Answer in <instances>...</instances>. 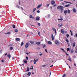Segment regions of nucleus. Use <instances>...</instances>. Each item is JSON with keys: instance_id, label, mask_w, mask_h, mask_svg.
<instances>
[{"instance_id": "9", "label": "nucleus", "mask_w": 77, "mask_h": 77, "mask_svg": "<svg viewBox=\"0 0 77 77\" xmlns=\"http://www.w3.org/2000/svg\"><path fill=\"white\" fill-rule=\"evenodd\" d=\"M23 62L24 63H27V60H26L25 59H24L23 60Z\"/></svg>"}, {"instance_id": "47", "label": "nucleus", "mask_w": 77, "mask_h": 77, "mask_svg": "<svg viewBox=\"0 0 77 77\" xmlns=\"http://www.w3.org/2000/svg\"><path fill=\"white\" fill-rule=\"evenodd\" d=\"M50 6V4H47V6H48H48Z\"/></svg>"}, {"instance_id": "1", "label": "nucleus", "mask_w": 77, "mask_h": 77, "mask_svg": "<svg viewBox=\"0 0 77 77\" xmlns=\"http://www.w3.org/2000/svg\"><path fill=\"white\" fill-rule=\"evenodd\" d=\"M57 9H60V10L63 9V7L60 5V6H58V7L57 8Z\"/></svg>"}, {"instance_id": "32", "label": "nucleus", "mask_w": 77, "mask_h": 77, "mask_svg": "<svg viewBox=\"0 0 77 77\" xmlns=\"http://www.w3.org/2000/svg\"><path fill=\"white\" fill-rule=\"evenodd\" d=\"M10 50H13V48L12 47H11L10 48Z\"/></svg>"}, {"instance_id": "42", "label": "nucleus", "mask_w": 77, "mask_h": 77, "mask_svg": "<svg viewBox=\"0 0 77 77\" xmlns=\"http://www.w3.org/2000/svg\"><path fill=\"white\" fill-rule=\"evenodd\" d=\"M37 13H39L40 12V11L39 10H38L37 11Z\"/></svg>"}, {"instance_id": "18", "label": "nucleus", "mask_w": 77, "mask_h": 77, "mask_svg": "<svg viewBox=\"0 0 77 77\" xmlns=\"http://www.w3.org/2000/svg\"><path fill=\"white\" fill-rule=\"evenodd\" d=\"M29 17L30 18H32V19H34V17H32V15H30L29 16Z\"/></svg>"}, {"instance_id": "2", "label": "nucleus", "mask_w": 77, "mask_h": 77, "mask_svg": "<svg viewBox=\"0 0 77 77\" xmlns=\"http://www.w3.org/2000/svg\"><path fill=\"white\" fill-rule=\"evenodd\" d=\"M52 30L54 32H55V34L57 35V32H56V29H55V28H52Z\"/></svg>"}, {"instance_id": "19", "label": "nucleus", "mask_w": 77, "mask_h": 77, "mask_svg": "<svg viewBox=\"0 0 77 77\" xmlns=\"http://www.w3.org/2000/svg\"><path fill=\"white\" fill-rule=\"evenodd\" d=\"M36 8H34L32 10V12H35V11H36Z\"/></svg>"}, {"instance_id": "49", "label": "nucleus", "mask_w": 77, "mask_h": 77, "mask_svg": "<svg viewBox=\"0 0 77 77\" xmlns=\"http://www.w3.org/2000/svg\"><path fill=\"white\" fill-rule=\"evenodd\" d=\"M68 60L69 61H71V58H69L68 59Z\"/></svg>"}, {"instance_id": "54", "label": "nucleus", "mask_w": 77, "mask_h": 77, "mask_svg": "<svg viewBox=\"0 0 77 77\" xmlns=\"http://www.w3.org/2000/svg\"><path fill=\"white\" fill-rule=\"evenodd\" d=\"M19 5H20V2L19 1Z\"/></svg>"}, {"instance_id": "40", "label": "nucleus", "mask_w": 77, "mask_h": 77, "mask_svg": "<svg viewBox=\"0 0 77 77\" xmlns=\"http://www.w3.org/2000/svg\"><path fill=\"white\" fill-rule=\"evenodd\" d=\"M12 26H13V28H15V26L14 25H13Z\"/></svg>"}, {"instance_id": "50", "label": "nucleus", "mask_w": 77, "mask_h": 77, "mask_svg": "<svg viewBox=\"0 0 77 77\" xmlns=\"http://www.w3.org/2000/svg\"><path fill=\"white\" fill-rule=\"evenodd\" d=\"M43 54H39V56H42V55H43Z\"/></svg>"}, {"instance_id": "29", "label": "nucleus", "mask_w": 77, "mask_h": 77, "mask_svg": "<svg viewBox=\"0 0 77 77\" xmlns=\"http://www.w3.org/2000/svg\"><path fill=\"white\" fill-rule=\"evenodd\" d=\"M70 6V5L69 4H68V5H65V7H68Z\"/></svg>"}, {"instance_id": "17", "label": "nucleus", "mask_w": 77, "mask_h": 77, "mask_svg": "<svg viewBox=\"0 0 77 77\" xmlns=\"http://www.w3.org/2000/svg\"><path fill=\"white\" fill-rule=\"evenodd\" d=\"M51 37L52 38V40L53 41V40H54V36H53V35H51Z\"/></svg>"}, {"instance_id": "8", "label": "nucleus", "mask_w": 77, "mask_h": 77, "mask_svg": "<svg viewBox=\"0 0 77 77\" xmlns=\"http://www.w3.org/2000/svg\"><path fill=\"white\" fill-rule=\"evenodd\" d=\"M29 43H26L25 45V48H27L28 47H29Z\"/></svg>"}, {"instance_id": "45", "label": "nucleus", "mask_w": 77, "mask_h": 77, "mask_svg": "<svg viewBox=\"0 0 77 77\" xmlns=\"http://www.w3.org/2000/svg\"><path fill=\"white\" fill-rule=\"evenodd\" d=\"M26 60H28L29 59V58H28V57H26Z\"/></svg>"}, {"instance_id": "60", "label": "nucleus", "mask_w": 77, "mask_h": 77, "mask_svg": "<svg viewBox=\"0 0 77 77\" xmlns=\"http://www.w3.org/2000/svg\"><path fill=\"white\" fill-rule=\"evenodd\" d=\"M8 54L7 53H6L5 54V56H6Z\"/></svg>"}, {"instance_id": "44", "label": "nucleus", "mask_w": 77, "mask_h": 77, "mask_svg": "<svg viewBox=\"0 0 77 77\" xmlns=\"http://www.w3.org/2000/svg\"><path fill=\"white\" fill-rule=\"evenodd\" d=\"M56 6H57L56 4H55L54 5H53V7H56Z\"/></svg>"}, {"instance_id": "56", "label": "nucleus", "mask_w": 77, "mask_h": 77, "mask_svg": "<svg viewBox=\"0 0 77 77\" xmlns=\"http://www.w3.org/2000/svg\"><path fill=\"white\" fill-rule=\"evenodd\" d=\"M72 35H73L72 32L71 33V36H72Z\"/></svg>"}, {"instance_id": "61", "label": "nucleus", "mask_w": 77, "mask_h": 77, "mask_svg": "<svg viewBox=\"0 0 77 77\" xmlns=\"http://www.w3.org/2000/svg\"><path fill=\"white\" fill-rule=\"evenodd\" d=\"M75 36H76V37H77V34H76V35H75Z\"/></svg>"}, {"instance_id": "4", "label": "nucleus", "mask_w": 77, "mask_h": 77, "mask_svg": "<svg viewBox=\"0 0 77 77\" xmlns=\"http://www.w3.org/2000/svg\"><path fill=\"white\" fill-rule=\"evenodd\" d=\"M60 19H58V21H62V20H63V17H62L60 16Z\"/></svg>"}, {"instance_id": "12", "label": "nucleus", "mask_w": 77, "mask_h": 77, "mask_svg": "<svg viewBox=\"0 0 77 77\" xmlns=\"http://www.w3.org/2000/svg\"><path fill=\"white\" fill-rule=\"evenodd\" d=\"M36 20H40V17H37L36 18Z\"/></svg>"}, {"instance_id": "5", "label": "nucleus", "mask_w": 77, "mask_h": 77, "mask_svg": "<svg viewBox=\"0 0 77 77\" xmlns=\"http://www.w3.org/2000/svg\"><path fill=\"white\" fill-rule=\"evenodd\" d=\"M51 4L53 5H54L55 4V1L54 0H53L51 2Z\"/></svg>"}, {"instance_id": "11", "label": "nucleus", "mask_w": 77, "mask_h": 77, "mask_svg": "<svg viewBox=\"0 0 77 77\" xmlns=\"http://www.w3.org/2000/svg\"><path fill=\"white\" fill-rule=\"evenodd\" d=\"M23 77H28V75H27V74H25L23 75Z\"/></svg>"}, {"instance_id": "13", "label": "nucleus", "mask_w": 77, "mask_h": 77, "mask_svg": "<svg viewBox=\"0 0 77 77\" xmlns=\"http://www.w3.org/2000/svg\"><path fill=\"white\" fill-rule=\"evenodd\" d=\"M41 5H38V6L36 8V9H39V8H41Z\"/></svg>"}, {"instance_id": "53", "label": "nucleus", "mask_w": 77, "mask_h": 77, "mask_svg": "<svg viewBox=\"0 0 77 77\" xmlns=\"http://www.w3.org/2000/svg\"><path fill=\"white\" fill-rule=\"evenodd\" d=\"M45 45H44L43 46V48H44V47H45Z\"/></svg>"}, {"instance_id": "22", "label": "nucleus", "mask_w": 77, "mask_h": 77, "mask_svg": "<svg viewBox=\"0 0 77 77\" xmlns=\"http://www.w3.org/2000/svg\"><path fill=\"white\" fill-rule=\"evenodd\" d=\"M7 56L9 58V59H10L11 58V54H8Z\"/></svg>"}, {"instance_id": "46", "label": "nucleus", "mask_w": 77, "mask_h": 77, "mask_svg": "<svg viewBox=\"0 0 77 77\" xmlns=\"http://www.w3.org/2000/svg\"><path fill=\"white\" fill-rule=\"evenodd\" d=\"M66 75L65 74H64L63 75V77H65V76Z\"/></svg>"}, {"instance_id": "30", "label": "nucleus", "mask_w": 77, "mask_h": 77, "mask_svg": "<svg viewBox=\"0 0 77 77\" xmlns=\"http://www.w3.org/2000/svg\"><path fill=\"white\" fill-rule=\"evenodd\" d=\"M60 10H61V13H62L63 12V9H61Z\"/></svg>"}, {"instance_id": "35", "label": "nucleus", "mask_w": 77, "mask_h": 77, "mask_svg": "<svg viewBox=\"0 0 77 77\" xmlns=\"http://www.w3.org/2000/svg\"><path fill=\"white\" fill-rule=\"evenodd\" d=\"M14 32H18V30H17V29H15V30H14Z\"/></svg>"}, {"instance_id": "36", "label": "nucleus", "mask_w": 77, "mask_h": 77, "mask_svg": "<svg viewBox=\"0 0 77 77\" xmlns=\"http://www.w3.org/2000/svg\"><path fill=\"white\" fill-rule=\"evenodd\" d=\"M38 35H39V36H41L40 35V32H39V31H38Z\"/></svg>"}, {"instance_id": "43", "label": "nucleus", "mask_w": 77, "mask_h": 77, "mask_svg": "<svg viewBox=\"0 0 77 77\" xmlns=\"http://www.w3.org/2000/svg\"><path fill=\"white\" fill-rule=\"evenodd\" d=\"M61 50H62L63 51H64V52H65V50H64V49H63V48H61Z\"/></svg>"}, {"instance_id": "23", "label": "nucleus", "mask_w": 77, "mask_h": 77, "mask_svg": "<svg viewBox=\"0 0 77 77\" xmlns=\"http://www.w3.org/2000/svg\"><path fill=\"white\" fill-rule=\"evenodd\" d=\"M64 2H65V3H69L70 4H72V3L71 2H69L64 1Z\"/></svg>"}, {"instance_id": "58", "label": "nucleus", "mask_w": 77, "mask_h": 77, "mask_svg": "<svg viewBox=\"0 0 77 77\" xmlns=\"http://www.w3.org/2000/svg\"><path fill=\"white\" fill-rule=\"evenodd\" d=\"M45 42H47V39H45Z\"/></svg>"}, {"instance_id": "21", "label": "nucleus", "mask_w": 77, "mask_h": 77, "mask_svg": "<svg viewBox=\"0 0 77 77\" xmlns=\"http://www.w3.org/2000/svg\"><path fill=\"white\" fill-rule=\"evenodd\" d=\"M15 39H16V41H20L19 38H16Z\"/></svg>"}, {"instance_id": "28", "label": "nucleus", "mask_w": 77, "mask_h": 77, "mask_svg": "<svg viewBox=\"0 0 77 77\" xmlns=\"http://www.w3.org/2000/svg\"><path fill=\"white\" fill-rule=\"evenodd\" d=\"M67 51H70V50L69 48H67Z\"/></svg>"}, {"instance_id": "39", "label": "nucleus", "mask_w": 77, "mask_h": 77, "mask_svg": "<svg viewBox=\"0 0 77 77\" xmlns=\"http://www.w3.org/2000/svg\"><path fill=\"white\" fill-rule=\"evenodd\" d=\"M24 45V42H22L21 44V46H22V45Z\"/></svg>"}, {"instance_id": "48", "label": "nucleus", "mask_w": 77, "mask_h": 77, "mask_svg": "<svg viewBox=\"0 0 77 77\" xmlns=\"http://www.w3.org/2000/svg\"><path fill=\"white\" fill-rule=\"evenodd\" d=\"M45 51L46 53H48V51H47V49H45Z\"/></svg>"}, {"instance_id": "57", "label": "nucleus", "mask_w": 77, "mask_h": 77, "mask_svg": "<svg viewBox=\"0 0 77 77\" xmlns=\"http://www.w3.org/2000/svg\"><path fill=\"white\" fill-rule=\"evenodd\" d=\"M70 32L71 33H72V31H71V30H70Z\"/></svg>"}, {"instance_id": "20", "label": "nucleus", "mask_w": 77, "mask_h": 77, "mask_svg": "<svg viewBox=\"0 0 77 77\" xmlns=\"http://www.w3.org/2000/svg\"><path fill=\"white\" fill-rule=\"evenodd\" d=\"M61 33H63H63H65V32L63 31V29H61Z\"/></svg>"}, {"instance_id": "6", "label": "nucleus", "mask_w": 77, "mask_h": 77, "mask_svg": "<svg viewBox=\"0 0 77 77\" xmlns=\"http://www.w3.org/2000/svg\"><path fill=\"white\" fill-rule=\"evenodd\" d=\"M58 26L60 27H62V26H63V24L60 23V24H58Z\"/></svg>"}, {"instance_id": "14", "label": "nucleus", "mask_w": 77, "mask_h": 77, "mask_svg": "<svg viewBox=\"0 0 77 77\" xmlns=\"http://www.w3.org/2000/svg\"><path fill=\"white\" fill-rule=\"evenodd\" d=\"M30 74H31V72H29L27 74L28 77H29V76L30 75Z\"/></svg>"}, {"instance_id": "37", "label": "nucleus", "mask_w": 77, "mask_h": 77, "mask_svg": "<svg viewBox=\"0 0 77 77\" xmlns=\"http://www.w3.org/2000/svg\"><path fill=\"white\" fill-rule=\"evenodd\" d=\"M38 26H41V23H38Z\"/></svg>"}, {"instance_id": "52", "label": "nucleus", "mask_w": 77, "mask_h": 77, "mask_svg": "<svg viewBox=\"0 0 77 77\" xmlns=\"http://www.w3.org/2000/svg\"><path fill=\"white\" fill-rule=\"evenodd\" d=\"M2 50L0 51V53H2Z\"/></svg>"}, {"instance_id": "16", "label": "nucleus", "mask_w": 77, "mask_h": 77, "mask_svg": "<svg viewBox=\"0 0 77 77\" xmlns=\"http://www.w3.org/2000/svg\"><path fill=\"white\" fill-rule=\"evenodd\" d=\"M29 42H30L31 44H33L34 43V41H29Z\"/></svg>"}, {"instance_id": "59", "label": "nucleus", "mask_w": 77, "mask_h": 77, "mask_svg": "<svg viewBox=\"0 0 77 77\" xmlns=\"http://www.w3.org/2000/svg\"><path fill=\"white\" fill-rule=\"evenodd\" d=\"M50 17V15H48V17Z\"/></svg>"}, {"instance_id": "26", "label": "nucleus", "mask_w": 77, "mask_h": 77, "mask_svg": "<svg viewBox=\"0 0 77 77\" xmlns=\"http://www.w3.org/2000/svg\"><path fill=\"white\" fill-rule=\"evenodd\" d=\"M36 44H37V45H39L41 44V43L40 42H36Z\"/></svg>"}, {"instance_id": "38", "label": "nucleus", "mask_w": 77, "mask_h": 77, "mask_svg": "<svg viewBox=\"0 0 77 77\" xmlns=\"http://www.w3.org/2000/svg\"><path fill=\"white\" fill-rule=\"evenodd\" d=\"M69 34H67L66 35V36L67 37V38H69Z\"/></svg>"}, {"instance_id": "34", "label": "nucleus", "mask_w": 77, "mask_h": 77, "mask_svg": "<svg viewBox=\"0 0 77 77\" xmlns=\"http://www.w3.org/2000/svg\"><path fill=\"white\" fill-rule=\"evenodd\" d=\"M74 53V51L73 50H71V53Z\"/></svg>"}, {"instance_id": "41", "label": "nucleus", "mask_w": 77, "mask_h": 77, "mask_svg": "<svg viewBox=\"0 0 77 77\" xmlns=\"http://www.w3.org/2000/svg\"><path fill=\"white\" fill-rule=\"evenodd\" d=\"M29 71V67H27V69L26 70V71Z\"/></svg>"}, {"instance_id": "25", "label": "nucleus", "mask_w": 77, "mask_h": 77, "mask_svg": "<svg viewBox=\"0 0 77 77\" xmlns=\"http://www.w3.org/2000/svg\"><path fill=\"white\" fill-rule=\"evenodd\" d=\"M75 44H76V43H75V42H74V43L73 44V47H75Z\"/></svg>"}, {"instance_id": "63", "label": "nucleus", "mask_w": 77, "mask_h": 77, "mask_svg": "<svg viewBox=\"0 0 77 77\" xmlns=\"http://www.w3.org/2000/svg\"><path fill=\"white\" fill-rule=\"evenodd\" d=\"M17 8H19V6L18 5H17Z\"/></svg>"}, {"instance_id": "7", "label": "nucleus", "mask_w": 77, "mask_h": 77, "mask_svg": "<svg viewBox=\"0 0 77 77\" xmlns=\"http://www.w3.org/2000/svg\"><path fill=\"white\" fill-rule=\"evenodd\" d=\"M55 44L56 45H58L59 44V41L56 40L55 41Z\"/></svg>"}, {"instance_id": "27", "label": "nucleus", "mask_w": 77, "mask_h": 77, "mask_svg": "<svg viewBox=\"0 0 77 77\" xmlns=\"http://www.w3.org/2000/svg\"><path fill=\"white\" fill-rule=\"evenodd\" d=\"M5 35H9V34H11V33H10V32H8L7 33H5Z\"/></svg>"}, {"instance_id": "62", "label": "nucleus", "mask_w": 77, "mask_h": 77, "mask_svg": "<svg viewBox=\"0 0 77 77\" xmlns=\"http://www.w3.org/2000/svg\"><path fill=\"white\" fill-rule=\"evenodd\" d=\"M75 53H77V51H75Z\"/></svg>"}, {"instance_id": "15", "label": "nucleus", "mask_w": 77, "mask_h": 77, "mask_svg": "<svg viewBox=\"0 0 77 77\" xmlns=\"http://www.w3.org/2000/svg\"><path fill=\"white\" fill-rule=\"evenodd\" d=\"M48 44L50 45H51V44H52V42L50 41H48Z\"/></svg>"}, {"instance_id": "64", "label": "nucleus", "mask_w": 77, "mask_h": 77, "mask_svg": "<svg viewBox=\"0 0 77 77\" xmlns=\"http://www.w3.org/2000/svg\"><path fill=\"white\" fill-rule=\"evenodd\" d=\"M62 5H64L65 4H64V3H62Z\"/></svg>"}, {"instance_id": "10", "label": "nucleus", "mask_w": 77, "mask_h": 77, "mask_svg": "<svg viewBox=\"0 0 77 77\" xmlns=\"http://www.w3.org/2000/svg\"><path fill=\"white\" fill-rule=\"evenodd\" d=\"M73 11L75 13H76V10H75V9L74 8H73Z\"/></svg>"}, {"instance_id": "24", "label": "nucleus", "mask_w": 77, "mask_h": 77, "mask_svg": "<svg viewBox=\"0 0 77 77\" xmlns=\"http://www.w3.org/2000/svg\"><path fill=\"white\" fill-rule=\"evenodd\" d=\"M64 13L65 14V15H66V14L67 13V10H65L64 11Z\"/></svg>"}, {"instance_id": "33", "label": "nucleus", "mask_w": 77, "mask_h": 77, "mask_svg": "<svg viewBox=\"0 0 77 77\" xmlns=\"http://www.w3.org/2000/svg\"><path fill=\"white\" fill-rule=\"evenodd\" d=\"M66 38H65V40L66 41V42H69V41H68V39L66 40Z\"/></svg>"}, {"instance_id": "51", "label": "nucleus", "mask_w": 77, "mask_h": 77, "mask_svg": "<svg viewBox=\"0 0 77 77\" xmlns=\"http://www.w3.org/2000/svg\"><path fill=\"white\" fill-rule=\"evenodd\" d=\"M42 66L43 67H45V66H46L44 65H43Z\"/></svg>"}, {"instance_id": "55", "label": "nucleus", "mask_w": 77, "mask_h": 77, "mask_svg": "<svg viewBox=\"0 0 77 77\" xmlns=\"http://www.w3.org/2000/svg\"><path fill=\"white\" fill-rule=\"evenodd\" d=\"M30 69H33V68H30Z\"/></svg>"}, {"instance_id": "31", "label": "nucleus", "mask_w": 77, "mask_h": 77, "mask_svg": "<svg viewBox=\"0 0 77 77\" xmlns=\"http://www.w3.org/2000/svg\"><path fill=\"white\" fill-rule=\"evenodd\" d=\"M67 12L68 13V14H69L70 12V10L69 9L68 10Z\"/></svg>"}, {"instance_id": "3", "label": "nucleus", "mask_w": 77, "mask_h": 77, "mask_svg": "<svg viewBox=\"0 0 77 77\" xmlns=\"http://www.w3.org/2000/svg\"><path fill=\"white\" fill-rule=\"evenodd\" d=\"M37 61H38V59H37L36 60H35V59L34 60L33 62H34V64H36Z\"/></svg>"}]
</instances>
